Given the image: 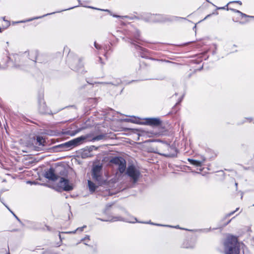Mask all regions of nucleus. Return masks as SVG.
<instances>
[{"instance_id": "f257e3e1", "label": "nucleus", "mask_w": 254, "mask_h": 254, "mask_svg": "<svg viewBox=\"0 0 254 254\" xmlns=\"http://www.w3.org/2000/svg\"><path fill=\"white\" fill-rule=\"evenodd\" d=\"M240 245L236 237L229 236L224 243L225 254H240Z\"/></svg>"}, {"instance_id": "f03ea898", "label": "nucleus", "mask_w": 254, "mask_h": 254, "mask_svg": "<svg viewBox=\"0 0 254 254\" xmlns=\"http://www.w3.org/2000/svg\"><path fill=\"white\" fill-rule=\"evenodd\" d=\"M158 147L163 151V154L164 156L174 157L177 155V150L175 148L170 146L167 143L161 142L158 145Z\"/></svg>"}, {"instance_id": "7ed1b4c3", "label": "nucleus", "mask_w": 254, "mask_h": 254, "mask_svg": "<svg viewBox=\"0 0 254 254\" xmlns=\"http://www.w3.org/2000/svg\"><path fill=\"white\" fill-rule=\"evenodd\" d=\"M54 188L58 190H63L65 191H69L73 189V185L72 184L69 183L67 180L61 178H60L58 185Z\"/></svg>"}, {"instance_id": "20e7f679", "label": "nucleus", "mask_w": 254, "mask_h": 254, "mask_svg": "<svg viewBox=\"0 0 254 254\" xmlns=\"http://www.w3.org/2000/svg\"><path fill=\"white\" fill-rule=\"evenodd\" d=\"M87 138V136H81L79 137L76 138L74 139L65 142L63 144V146L67 148H72L82 143Z\"/></svg>"}, {"instance_id": "39448f33", "label": "nucleus", "mask_w": 254, "mask_h": 254, "mask_svg": "<svg viewBox=\"0 0 254 254\" xmlns=\"http://www.w3.org/2000/svg\"><path fill=\"white\" fill-rule=\"evenodd\" d=\"M111 162L118 166L120 173L124 172L126 169V161L121 157H115L111 160Z\"/></svg>"}, {"instance_id": "423d86ee", "label": "nucleus", "mask_w": 254, "mask_h": 254, "mask_svg": "<svg viewBox=\"0 0 254 254\" xmlns=\"http://www.w3.org/2000/svg\"><path fill=\"white\" fill-rule=\"evenodd\" d=\"M127 174L135 182L139 177L140 173L134 166H129L127 169Z\"/></svg>"}, {"instance_id": "0eeeda50", "label": "nucleus", "mask_w": 254, "mask_h": 254, "mask_svg": "<svg viewBox=\"0 0 254 254\" xmlns=\"http://www.w3.org/2000/svg\"><path fill=\"white\" fill-rule=\"evenodd\" d=\"M101 170V166L95 165L93 166L92 171V179L96 182L100 181V172Z\"/></svg>"}, {"instance_id": "6e6552de", "label": "nucleus", "mask_w": 254, "mask_h": 254, "mask_svg": "<svg viewBox=\"0 0 254 254\" xmlns=\"http://www.w3.org/2000/svg\"><path fill=\"white\" fill-rule=\"evenodd\" d=\"M111 222H115L117 221H124L129 223H134L137 221L136 219L134 217H130L127 219H122L120 217H114L110 220Z\"/></svg>"}, {"instance_id": "1a4fd4ad", "label": "nucleus", "mask_w": 254, "mask_h": 254, "mask_svg": "<svg viewBox=\"0 0 254 254\" xmlns=\"http://www.w3.org/2000/svg\"><path fill=\"white\" fill-rule=\"evenodd\" d=\"M45 176L47 179L52 181H55L57 179V177L55 174L54 170L52 169L46 172Z\"/></svg>"}, {"instance_id": "9d476101", "label": "nucleus", "mask_w": 254, "mask_h": 254, "mask_svg": "<svg viewBox=\"0 0 254 254\" xmlns=\"http://www.w3.org/2000/svg\"><path fill=\"white\" fill-rule=\"evenodd\" d=\"M99 184V182H96V183H95L90 180H88V187L90 191L91 192H94L98 187Z\"/></svg>"}, {"instance_id": "9b49d317", "label": "nucleus", "mask_w": 254, "mask_h": 254, "mask_svg": "<svg viewBox=\"0 0 254 254\" xmlns=\"http://www.w3.org/2000/svg\"><path fill=\"white\" fill-rule=\"evenodd\" d=\"M145 123L151 126H156L159 125L160 122L158 119H148L146 121Z\"/></svg>"}, {"instance_id": "f8f14e48", "label": "nucleus", "mask_w": 254, "mask_h": 254, "mask_svg": "<svg viewBox=\"0 0 254 254\" xmlns=\"http://www.w3.org/2000/svg\"><path fill=\"white\" fill-rule=\"evenodd\" d=\"M188 161L192 165H193L196 166H201L202 165V164L204 162L205 159H203L201 161H198L191 159H188Z\"/></svg>"}, {"instance_id": "ddd939ff", "label": "nucleus", "mask_w": 254, "mask_h": 254, "mask_svg": "<svg viewBox=\"0 0 254 254\" xmlns=\"http://www.w3.org/2000/svg\"><path fill=\"white\" fill-rule=\"evenodd\" d=\"M91 155L90 154V152L88 150H85L82 153L81 156L82 158H86L88 157H90Z\"/></svg>"}, {"instance_id": "4468645a", "label": "nucleus", "mask_w": 254, "mask_h": 254, "mask_svg": "<svg viewBox=\"0 0 254 254\" xmlns=\"http://www.w3.org/2000/svg\"><path fill=\"white\" fill-rule=\"evenodd\" d=\"M37 142L39 143V145H44L45 140L42 137L38 136L37 137Z\"/></svg>"}, {"instance_id": "2eb2a0df", "label": "nucleus", "mask_w": 254, "mask_h": 254, "mask_svg": "<svg viewBox=\"0 0 254 254\" xmlns=\"http://www.w3.org/2000/svg\"><path fill=\"white\" fill-rule=\"evenodd\" d=\"M234 2H235V3H239L240 5H241L242 4V2L241 1H230L229 2L228 4L227 5L226 7L227 8H226L225 7H218L217 8V9H227V10H228L229 8L228 7V5L231 3H234Z\"/></svg>"}, {"instance_id": "dca6fc26", "label": "nucleus", "mask_w": 254, "mask_h": 254, "mask_svg": "<svg viewBox=\"0 0 254 254\" xmlns=\"http://www.w3.org/2000/svg\"><path fill=\"white\" fill-rule=\"evenodd\" d=\"M230 9L235 11V12H237V13H238L239 14H240V15H241V16L243 18V17H247L248 16L244 14V13H243L242 12H241V11L238 10H235V9H231V8H230Z\"/></svg>"}, {"instance_id": "f3484780", "label": "nucleus", "mask_w": 254, "mask_h": 254, "mask_svg": "<svg viewBox=\"0 0 254 254\" xmlns=\"http://www.w3.org/2000/svg\"><path fill=\"white\" fill-rule=\"evenodd\" d=\"M38 18H32V19H29V20H25V21H20V22H16V23H19V22H27V21H31L33 19H37Z\"/></svg>"}, {"instance_id": "a211bd4d", "label": "nucleus", "mask_w": 254, "mask_h": 254, "mask_svg": "<svg viewBox=\"0 0 254 254\" xmlns=\"http://www.w3.org/2000/svg\"><path fill=\"white\" fill-rule=\"evenodd\" d=\"M84 228V227H81V228H78L76 229V231H82L83 229V228Z\"/></svg>"}, {"instance_id": "6ab92c4d", "label": "nucleus", "mask_w": 254, "mask_h": 254, "mask_svg": "<svg viewBox=\"0 0 254 254\" xmlns=\"http://www.w3.org/2000/svg\"><path fill=\"white\" fill-rule=\"evenodd\" d=\"M167 152H172V150H171V149H169V150H168Z\"/></svg>"}, {"instance_id": "aec40b11", "label": "nucleus", "mask_w": 254, "mask_h": 254, "mask_svg": "<svg viewBox=\"0 0 254 254\" xmlns=\"http://www.w3.org/2000/svg\"><path fill=\"white\" fill-rule=\"evenodd\" d=\"M210 16V15H207L204 19H206L207 17H208Z\"/></svg>"}, {"instance_id": "412c9836", "label": "nucleus", "mask_w": 254, "mask_h": 254, "mask_svg": "<svg viewBox=\"0 0 254 254\" xmlns=\"http://www.w3.org/2000/svg\"><path fill=\"white\" fill-rule=\"evenodd\" d=\"M95 47L96 48H98V47H97V45H96V43H95Z\"/></svg>"}, {"instance_id": "4be33fe9", "label": "nucleus", "mask_w": 254, "mask_h": 254, "mask_svg": "<svg viewBox=\"0 0 254 254\" xmlns=\"http://www.w3.org/2000/svg\"><path fill=\"white\" fill-rule=\"evenodd\" d=\"M89 239V237L88 236V237H85V239Z\"/></svg>"}, {"instance_id": "5701e85b", "label": "nucleus", "mask_w": 254, "mask_h": 254, "mask_svg": "<svg viewBox=\"0 0 254 254\" xmlns=\"http://www.w3.org/2000/svg\"><path fill=\"white\" fill-rule=\"evenodd\" d=\"M234 213V212H232V213H231L230 214V215H232V214H233Z\"/></svg>"}, {"instance_id": "b1692460", "label": "nucleus", "mask_w": 254, "mask_h": 254, "mask_svg": "<svg viewBox=\"0 0 254 254\" xmlns=\"http://www.w3.org/2000/svg\"><path fill=\"white\" fill-rule=\"evenodd\" d=\"M7 22L8 25H9V22L7 21Z\"/></svg>"}, {"instance_id": "393cba45", "label": "nucleus", "mask_w": 254, "mask_h": 254, "mask_svg": "<svg viewBox=\"0 0 254 254\" xmlns=\"http://www.w3.org/2000/svg\"><path fill=\"white\" fill-rule=\"evenodd\" d=\"M0 32H1V28H0Z\"/></svg>"}, {"instance_id": "a878e982", "label": "nucleus", "mask_w": 254, "mask_h": 254, "mask_svg": "<svg viewBox=\"0 0 254 254\" xmlns=\"http://www.w3.org/2000/svg\"><path fill=\"white\" fill-rule=\"evenodd\" d=\"M207 0V1H208V0Z\"/></svg>"}]
</instances>
